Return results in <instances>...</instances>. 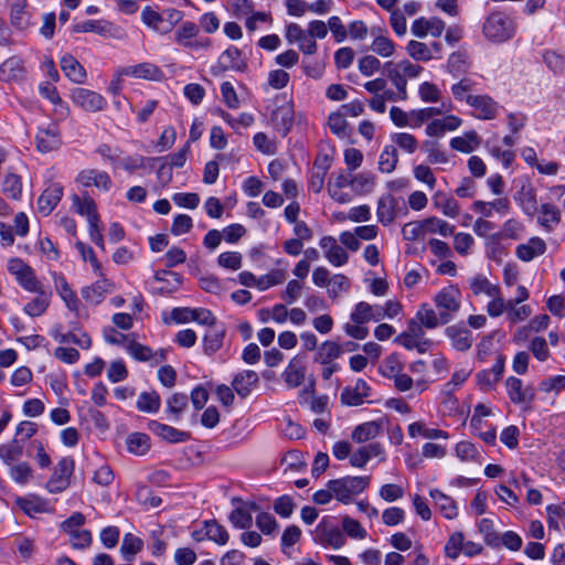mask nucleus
<instances>
[{
    "label": "nucleus",
    "mask_w": 565,
    "mask_h": 565,
    "mask_svg": "<svg viewBox=\"0 0 565 565\" xmlns=\"http://www.w3.org/2000/svg\"><path fill=\"white\" fill-rule=\"evenodd\" d=\"M23 61L18 56H11L0 64V81H19L24 75Z\"/></svg>",
    "instance_id": "nucleus-34"
},
{
    "label": "nucleus",
    "mask_w": 565,
    "mask_h": 565,
    "mask_svg": "<svg viewBox=\"0 0 565 565\" xmlns=\"http://www.w3.org/2000/svg\"><path fill=\"white\" fill-rule=\"evenodd\" d=\"M384 71L387 79L392 83L395 89L399 90V96L402 98H407V79L417 78L422 74L423 67L409 62L408 60H402L396 63H385Z\"/></svg>",
    "instance_id": "nucleus-1"
},
{
    "label": "nucleus",
    "mask_w": 565,
    "mask_h": 565,
    "mask_svg": "<svg viewBox=\"0 0 565 565\" xmlns=\"http://www.w3.org/2000/svg\"><path fill=\"white\" fill-rule=\"evenodd\" d=\"M406 51L408 55L415 61L428 62L434 58L431 49L427 44L419 41H409L406 46Z\"/></svg>",
    "instance_id": "nucleus-56"
},
{
    "label": "nucleus",
    "mask_w": 565,
    "mask_h": 565,
    "mask_svg": "<svg viewBox=\"0 0 565 565\" xmlns=\"http://www.w3.org/2000/svg\"><path fill=\"white\" fill-rule=\"evenodd\" d=\"M85 515L81 512H74L68 519L61 523V531L65 533L74 548H86L92 543V534L83 529Z\"/></svg>",
    "instance_id": "nucleus-4"
},
{
    "label": "nucleus",
    "mask_w": 565,
    "mask_h": 565,
    "mask_svg": "<svg viewBox=\"0 0 565 565\" xmlns=\"http://www.w3.org/2000/svg\"><path fill=\"white\" fill-rule=\"evenodd\" d=\"M76 182L84 188H96L99 192H108L113 188L110 175L106 171L97 169L82 170L77 177Z\"/></svg>",
    "instance_id": "nucleus-14"
},
{
    "label": "nucleus",
    "mask_w": 565,
    "mask_h": 565,
    "mask_svg": "<svg viewBox=\"0 0 565 565\" xmlns=\"http://www.w3.org/2000/svg\"><path fill=\"white\" fill-rule=\"evenodd\" d=\"M537 221L544 228L551 231L561 221L559 210L550 203L542 204Z\"/></svg>",
    "instance_id": "nucleus-49"
},
{
    "label": "nucleus",
    "mask_w": 565,
    "mask_h": 565,
    "mask_svg": "<svg viewBox=\"0 0 565 565\" xmlns=\"http://www.w3.org/2000/svg\"><path fill=\"white\" fill-rule=\"evenodd\" d=\"M141 21L154 32L167 34L171 31V26L163 25L164 18L159 12L146 7L141 11Z\"/></svg>",
    "instance_id": "nucleus-43"
},
{
    "label": "nucleus",
    "mask_w": 565,
    "mask_h": 565,
    "mask_svg": "<svg viewBox=\"0 0 565 565\" xmlns=\"http://www.w3.org/2000/svg\"><path fill=\"white\" fill-rule=\"evenodd\" d=\"M484 36L493 43H502L514 34V24L510 17L501 12L491 13L482 28Z\"/></svg>",
    "instance_id": "nucleus-2"
},
{
    "label": "nucleus",
    "mask_w": 565,
    "mask_h": 565,
    "mask_svg": "<svg viewBox=\"0 0 565 565\" xmlns=\"http://www.w3.org/2000/svg\"><path fill=\"white\" fill-rule=\"evenodd\" d=\"M370 396V386L363 380H358L353 386L345 387L341 393V401L348 406H359Z\"/></svg>",
    "instance_id": "nucleus-22"
},
{
    "label": "nucleus",
    "mask_w": 565,
    "mask_h": 565,
    "mask_svg": "<svg viewBox=\"0 0 565 565\" xmlns=\"http://www.w3.org/2000/svg\"><path fill=\"white\" fill-rule=\"evenodd\" d=\"M186 406L188 397L184 394L175 393L167 399V412L172 420H179Z\"/></svg>",
    "instance_id": "nucleus-62"
},
{
    "label": "nucleus",
    "mask_w": 565,
    "mask_h": 565,
    "mask_svg": "<svg viewBox=\"0 0 565 565\" xmlns=\"http://www.w3.org/2000/svg\"><path fill=\"white\" fill-rule=\"evenodd\" d=\"M446 335L450 340V343L454 349L458 351H467L471 348L473 342V337L470 330L454 324L446 328Z\"/></svg>",
    "instance_id": "nucleus-28"
},
{
    "label": "nucleus",
    "mask_w": 565,
    "mask_h": 565,
    "mask_svg": "<svg viewBox=\"0 0 565 565\" xmlns=\"http://www.w3.org/2000/svg\"><path fill=\"white\" fill-rule=\"evenodd\" d=\"M218 64L224 70L243 71L246 66L237 47H228L218 57Z\"/></svg>",
    "instance_id": "nucleus-40"
},
{
    "label": "nucleus",
    "mask_w": 565,
    "mask_h": 565,
    "mask_svg": "<svg viewBox=\"0 0 565 565\" xmlns=\"http://www.w3.org/2000/svg\"><path fill=\"white\" fill-rule=\"evenodd\" d=\"M374 311L375 309H373V305L366 301H360L354 306L350 315V320L358 323H366L373 321L375 318L373 315Z\"/></svg>",
    "instance_id": "nucleus-63"
},
{
    "label": "nucleus",
    "mask_w": 565,
    "mask_h": 565,
    "mask_svg": "<svg viewBox=\"0 0 565 565\" xmlns=\"http://www.w3.org/2000/svg\"><path fill=\"white\" fill-rule=\"evenodd\" d=\"M328 192L330 196L339 203H349L353 199L352 192V174L338 173L332 174L328 182Z\"/></svg>",
    "instance_id": "nucleus-10"
},
{
    "label": "nucleus",
    "mask_w": 565,
    "mask_h": 565,
    "mask_svg": "<svg viewBox=\"0 0 565 565\" xmlns=\"http://www.w3.org/2000/svg\"><path fill=\"white\" fill-rule=\"evenodd\" d=\"M26 0H14L10 9V21L12 26L20 31L28 30L31 22V14L26 11Z\"/></svg>",
    "instance_id": "nucleus-31"
},
{
    "label": "nucleus",
    "mask_w": 565,
    "mask_h": 565,
    "mask_svg": "<svg viewBox=\"0 0 565 565\" xmlns=\"http://www.w3.org/2000/svg\"><path fill=\"white\" fill-rule=\"evenodd\" d=\"M516 202L521 210L526 215H534V213L537 211V202L535 198L534 191L529 186H522L521 191L519 192V195L516 198Z\"/></svg>",
    "instance_id": "nucleus-53"
},
{
    "label": "nucleus",
    "mask_w": 565,
    "mask_h": 565,
    "mask_svg": "<svg viewBox=\"0 0 565 565\" xmlns=\"http://www.w3.org/2000/svg\"><path fill=\"white\" fill-rule=\"evenodd\" d=\"M429 495L434 500L436 508L446 519L452 520L457 516L458 511L452 498L437 489L430 490Z\"/></svg>",
    "instance_id": "nucleus-37"
},
{
    "label": "nucleus",
    "mask_w": 565,
    "mask_h": 565,
    "mask_svg": "<svg viewBox=\"0 0 565 565\" xmlns=\"http://www.w3.org/2000/svg\"><path fill=\"white\" fill-rule=\"evenodd\" d=\"M2 191L6 195L13 200H20L22 194V181L18 174H6L2 183Z\"/></svg>",
    "instance_id": "nucleus-64"
},
{
    "label": "nucleus",
    "mask_w": 565,
    "mask_h": 565,
    "mask_svg": "<svg viewBox=\"0 0 565 565\" xmlns=\"http://www.w3.org/2000/svg\"><path fill=\"white\" fill-rule=\"evenodd\" d=\"M319 245L324 250V257L332 266L341 267L348 263V252L338 244L333 236H323L320 239Z\"/></svg>",
    "instance_id": "nucleus-16"
},
{
    "label": "nucleus",
    "mask_w": 565,
    "mask_h": 565,
    "mask_svg": "<svg viewBox=\"0 0 565 565\" xmlns=\"http://www.w3.org/2000/svg\"><path fill=\"white\" fill-rule=\"evenodd\" d=\"M469 287L475 296H497L498 285L492 284L486 276L477 275L469 279Z\"/></svg>",
    "instance_id": "nucleus-44"
},
{
    "label": "nucleus",
    "mask_w": 565,
    "mask_h": 565,
    "mask_svg": "<svg viewBox=\"0 0 565 565\" xmlns=\"http://www.w3.org/2000/svg\"><path fill=\"white\" fill-rule=\"evenodd\" d=\"M307 373V358L302 353L296 354L286 366L281 376L289 388L300 386Z\"/></svg>",
    "instance_id": "nucleus-12"
},
{
    "label": "nucleus",
    "mask_w": 565,
    "mask_h": 565,
    "mask_svg": "<svg viewBox=\"0 0 565 565\" xmlns=\"http://www.w3.org/2000/svg\"><path fill=\"white\" fill-rule=\"evenodd\" d=\"M472 108V116L480 120H491L499 111V105L488 95H477L469 105Z\"/></svg>",
    "instance_id": "nucleus-17"
},
{
    "label": "nucleus",
    "mask_w": 565,
    "mask_h": 565,
    "mask_svg": "<svg viewBox=\"0 0 565 565\" xmlns=\"http://www.w3.org/2000/svg\"><path fill=\"white\" fill-rule=\"evenodd\" d=\"M481 145V139L476 130H468L460 136L454 137L449 141L452 150L461 153H471Z\"/></svg>",
    "instance_id": "nucleus-25"
},
{
    "label": "nucleus",
    "mask_w": 565,
    "mask_h": 565,
    "mask_svg": "<svg viewBox=\"0 0 565 565\" xmlns=\"http://www.w3.org/2000/svg\"><path fill=\"white\" fill-rule=\"evenodd\" d=\"M411 31L417 38H425L428 34L439 38L445 31V22L436 17L429 19L419 18L413 22Z\"/></svg>",
    "instance_id": "nucleus-19"
},
{
    "label": "nucleus",
    "mask_w": 565,
    "mask_h": 565,
    "mask_svg": "<svg viewBox=\"0 0 565 565\" xmlns=\"http://www.w3.org/2000/svg\"><path fill=\"white\" fill-rule=\"evenodd\" d=\"M161 399L156 392H143L138 396L137 408L143 413H157L160 408Z\"/></svg>",
    "instance_id": "nucleus-58"
},
{
    "label": "nucleus",
    "mask_w": 565,
    "mask_h": 565,
    "mask_svg": "<svg viewBox=\"0 0 565 565\" xmlns=\"http://www.w3.org/2000/svg\"><path fill=\"white\" fill-rule=\"evenodd\" d=\"M398 161L397 151L393 146H386L379 159V170L383 173H391L395 170Z\"/></svg>",
    "instance_id": "nucleus-59"
},
{
    "label": "nucleus",
    "mask_w": 565,
    "mask_h": 565,
    "mask_svg": "<svg viewBox=\"0 0 565 565\" xmlns=\"http://www.w3.org/2000/svg\"><path fill=\"white\" fill-rule=\"evenodd\" d=\"M443 113L444 109L441 107H424L411 110L412 128H419L423 124L429 122L435 119L434 117L440 116Z\"/></svg>",
    "instance_id": "nucleus-54"
},
{
    "label": "nucleus",
    "mask_w": 565,
    "mask_h": 565,
    "mask_svg": "<svg viewBox=\"0 0 565 565\" xmlns=\"http://www.w3.org/2000/svg\"><path fill=\"white\" fill-rule=\"evenodd\" d=\"M72 203L76 213L84 216L88 224L99 220L96 203L89 195H73Z\"/></svg>",
    "instance_id": "nucleus-33"
},
{
    "label": "nucleus",
    "mask_w": 565,
    "mask_h": 565,
    "mask_svg": "<svg viewBox=\"0 0 565 565\" xmlns=\"http://www.w3.org/2000/svg\"><path fill=\"white\" fill-rule=\"evenodd\" d=\"M193 535L198 541L207 539L218 545H225L230 539L226 529L215 520L205 521L203 530L195 532Z\"/></svg>",
    "instance_id": "nucleus-23"
},
{
    "label": "nucleus",
    "mask_w": 565,
    "mask_h": 565,
    "mask_svg": "<svg viewBox=\"0 0 565 565\" xmlns=\"http://www.w3.org/2000/svg\"><path fill=\"white\" fill-rule=\"evenodd\" d=\"M127 450L136 456L145 455L150 448L148 435L142 433H132L126 439Z\"/></svg>",
    "instance_id": "nucleus-50"
},
{
    "label": "nucleus",
    "mask_w": 565,
    "mask_h": 565,
    "mask_svg": "<svg viewBox=\"0 0 565 565\" xmlns=\"http://www.w3.org/2000/svg\"><path fill=\"white\" fill-rule=\"evenodd\" d=\"M150 430L169 443H183L189 439V434L183 430H179L172 426L167 424L159 423L157 420H152L149 424Z\"/></svg>",
    "instance_id": "nucleus-32"
},
{
    "label": "nucleus",
    "mask_w": 565,
    "mask_h": 565,
    "mask_svg": "<svg viewBox=\"0 0 565 565\" xmlns=\"http://www.w3.org/2000/svg\"><path fill=\"white\" fill-rule=\"evenodd\" d=\"M371 50L383 58L391 57L395 54V43L384 35H377L373 39Z\"/></svg>",
    "instance_id": "nucleus-61"
},
{
    "label": "nucleus",
    "mask_w": 565,
    "mask_h": 565,
    "mask_svg": "<svg viewBox=\"0 0 565 565\" xmlns=\"http://www.w3.org/2000/svg\"><path fill=\"white\" fill-rule=\"evenodd\" d=\"M63 196V186L60 183L49 185L38 200V209L44 214L49 215L58 204Z\"/></svg>",
    "instance_id": "nucleus-20"
},
{
    "label": "nucleus",
    "mask_w": 565,
    "mask_h": 565,
    "mask_svg": "<svg viewBox=\"0 0 565 565\" xmlns=\"http://www.w3.org/2000/svg\"><path fill=\"white\" fill-rule=\"evenodd\" d=\"M199 25L191 21L183 22L174 32V41L178 45L186 47V45L199 35Z\"/></svg>",
    "instance_id": "nucleus-48"
},
{
    "label": "nucleus",
    "mask_w": 565,
    "mask_h": 565,
    "mask_svg": "<svg viewBox=\"0 0 565 565\" xmlns=\"http://www.w3.org/2000/svg\"><path fill=\"white\" fill-rule=\"evenodd\" d=\"M350 288V279L343 274H334L327 286V294L331 299H335Z\"/></svg>",
    "instance_id": "nucleus-55"
},
{
    "label": "nucleus",
    "mask_w": 565,
    "mask_h": 565,
    "mask_svg": "<svg viewBox=\"0 0 565 565\" xmlns=\"http://www.w3.org/2000/svg\"><path fill=\"white\" fill-rule=\"evenodd\" d=\"M74 468V459L72 457H63L47 481V490L51 493H60L66 490L71 484Z\"/></svg>",
    "instance_id": "nucleus-7"
},
{
    "label": "nucleus",
    "mask_w": 565,
    "mask_h": 565,
    "mask_svg": "<svg viewBox=\"0 0 565 565\" xmlns=\"http://www.w3.org/2000/svg\"><path fill=\"white\" fill-rule=\"evenodd\" d=\"M23 449V443L14 438L8 444L0 445V459L3 463L11 466L22 456Z\"/></svg>",
    "instance_id": "nucleus-46"
},
{
    "label": "nucleus",
    "mask_w": 565,
    "mask_h": 565,
    "mask_svg": "<svg viewBox=\"0 0 565 565\" xmlns=\"http://www.w3.org/2000/svg\"><path fill=\"white\" fill-rule=\"evenodd\" d=\"M505 385L510 399L515 404L530 403L534 397L533 388L530 386L523 387L522 381L518 377H508Z\"/></svg>",
    "instance_id": "nucleus-26"
},
{
    "label": "nucleus",
    "mask_w": 565,
    "mask_h": 565,
    "mask_svg": "<svg viewBox=\"0 0 565 565\" xmlns=\"http://www.w3.org/2000/svg\"><path fill=\"white\" fill-rule=\"evenodd\" d=\"M75 33H95L103 36H120V28L107 20H87L72 26Z\"/></svg>",
    "instance_id": "nucleus-15"
},
{
    "label": "nucleus",
    "mask_w": 565,
    "mask_h": 565,
    "mask_svg": "<svg viewBox=\"0 0 565 565\" xmlns=\"http://www.w3.org/2000/svg\"><path fill=\"white\" fill-rule=\"evenodd\" d=\"M461 292L455 286L443 288L434 297L435 306L440 313L441 324L448 323L460 309Z\"/></svg>",
    "instance_id": "nucleus-5"
},
{
    "label": "nucleus",
    "mask_w": 565,
    "mask_h": 565,
    "mask_svg": "<svg viewBox=\"0 0 565 565\" xmlns=\"http://www.w3.org/2000/svg\"><path fill=\"white\" fill-rule=\"evenodd\" d=\"M8 270L25 290L40 292L41 284L36 279L33 269L20 258L8 260Z\"/></svg>",
    "instance_id": "nucleus-8"
},
{
    "label": "nucleus",
    "mask_w": 565,
    "mask_h": 565,
    "mask_svg": "<svg viewBox=\"0 0 565 565\" xmlns=\"http://www.w3.org/2000/svg\"><path fill=\"white\" fill-rule=\"evenodd\" d=\"M275 129L282 136H287L294 124V107L290 102H284L277 106L270 115Z\"/></svg>",
    "instance_id": "nucleus-18"
},
{
    "label": "nucleus",
    "mask_w": 565,
    "mask_h": 565,
    "mask_svg": "<svg viewBox=\"0 0 565 565\" xmlns=\"http://www.w3.org/2000/svg\"><path fill=\"white\" fill-rule=\"evenodd\" d=\"M40 94L50 100L54 105V113L61 117L65 118L68 116L70 108L65 102L61 98L55 86L51 84H41L39 87Z\"/></svg>",
    "instance_id": "nucleus-36"
},
{
    "label": "nucleus",
    "mask_w": 565,
    "mask_h": 565,
    "mask_svg": "<svg viewBox=\"0 0 565 565\" xmlns=\"http://www.w3.org/2000/svg\"><path fill=\"white\" fill-rule=\"evenodd\" d=\"M476 85L477 83L471 77L465 76L459 78L450 86V93L456 102L466 103L469 105V103L476 96Z\"/></svg>",
    "instance_id": "nucleus-30"
},
{
    "label": "nucleus",
    "mask_w": 565,
    "mask_h": 565,
    "mask_svg": "<svg viewBox=\"0 0 565 565\" xmlns=\"http://www.w3.org/2000/svg\"><path fill=\"white\" fill-rule=\"evenodd\" d=\"M53 280L55 289L67 309L78 318L86 317V312L81 303V300L78 299L75 291L71 288L66 279L62 275L54 274Z\"/></svg>",
    "instance_id": "nucleus-11"
},
{
    "label": "nucleus",
    "mask_w": 565,
    "mask_h": 565,
    "mask_svg": "<svg viewBox=\"0 0 565 565\" xmlns=\"http://www.w3.org/2000/svg\"><path fill=\"white\" fill-rule=\"evenodd\" d=\"M154 279L162 284L159 288V292L161 294L173 292L178 290L181 285V277L178 274L168 270L157 271Z\"/></svg>",
    "instance_id": "nucleus-51"
},
{
    "label": "nucleus",
    "mask_w": 565,
    "mask_h": 565,
    "mask_svg": "<svg viewBox=\"0 0 565 565\" xmlns=\"http://www.w3.org/2000/svg\"><path fill=\"white\" fill-rule=\"evenodd\" d=\"M122 73L126 76L149 81L159 79L162 74L160 68L152 63H140L137 65L126 66L122 67Z\"/></svg>",
    "instance_id": "nucleus-35"
},
{
    "label": "nucleus",
    "mask_w": 565,
    "mask_h": 565,
    "mask_svg": "<svg viewBox=\"0 0 565 565\" xmlns=\"http://www.w3.org/2000/svg\"><path fill=\"white\" fill-rule=\"evenodd\" d=\"M415 318L427 329H435L441 324L440 313L426 303L419 307Z\"/></svg>",
    "instance_id": "nucleus-52"
},
{
    "label": "nucleus",
    "mask_w": 565,
    "mask_h": 565,
    "mask_svg": "<svg viewBox=\"0 0 565 565\" xmlns=\"http://www.w3.org/2000/svg\"><path fill=\"white\" fill-rule=\"evenodd\" d=\"M258 381L259 379L257 373L252 370H247L238 373L234 377L232 385L239 396L245 397L250 393L253 386H255Z\"/></svg>",
    "instance_id": "nucleus-38"
},
{
    "label": "nucleus",
    "mask_w": 565,
    "mask_h": 565,
    "mask_svg": "<svg viewBox=\"0 0 565 565\" xmlns=\"http://www.w3.org/2000/svg\"><path fill=\"white\" fill-rule=\"evenodd\" d=\"M381 425L377 422H366L358 425L352 434L353 441L361 444L376 438L380 434Z\"/></svg>",
    "instance_id": "nucleus-41"
},
{
    "label": "nucleus",
    "mask_w": 565,
    "mask_h": 565,
    "mask_svg": "<svg viewBox=\"0 0 565 565\" xmlns=\"http://www.w3.org/2000/svg\"><path fill=\"white\" fill-rule=\"evenodd\" d=\"M342 353L343 350L340 344L333 341H324L318 348L315 361L320 364H330L333 363L334 360L340 358Z\"/></svg>",
    "instance_id": "nucleus-39"
},
{
    "label": "nucleus",
    "mask_w": 565,
    "mask_h": 565,
    "mask_svg": "<svg viewBox=\"0 0 565 565\" xmlns=\"http://www.w3.org/2000/svg\"><path fill=\"white\" fill-rule=\"evenodd\" d=\"M545 252L546 244L540 237H531L526 243L520 244L515 249L516 257L525 263L543 255Z\"/></svg>",
    "instance_id": "nucleus-29"
},
{
    "label": "nucleus",
    "mask_w": 565,
    "mask_h": 565,
    "mask_svg": "<svg viewBox=\"0 0 565 565\" xmlns=\"http://www.w3.org/2000/svg\"><path fill=\"white\" fill-rule=\"evenodd\" d=\"M142 547L143 542L141 539L131 533H126L122 537L120 553L126 561L130 562L142 550Z\"/></svg>",
    "instance_id": "nucleus-47"
},
{
    "label": "nucleus",
    "mask_w": 565,
    "mask_h": 565,
    "mask_svg": "<svg viewBox=\"0 0 565 565\" xmlns=\"http://www.w3.org/2000/svg\"><path fill=\"white\" fill-rule=\"evenodd\" d=\"M328 127L337 137L344 139L349 136V125L341 111H333L329 115Z\"/></svg>",
    "instance_id": "nucleus-57"
},
{
    "label": "nucleus",
    "mask_w": 565,
    "mask_h": 565,
    "mask_svg": "<svg viewBox=\"0 0 565 565\" xmlns=\"http://www.w3.org/2000/svg\"><path fill=\"white\" fill-rule=\"evenodd\" d=\"M369 483V477H344L329 481L328 487L339 502L348 504L352 497L362 493Z\"/></svg>",
    "instance_id": "nucleus-3"
},
{
    "label": "nucleus",
    "mask_w": 565,
    "mask_h": 565,
    "mask_svg": "<svg viewBox=\"0 0 565 565\" xmlns=\"http://www.w3.org/2000/svg\"><path fill=\"white\" fill-rule=\"evenodd\" d=\"M70 98L75 106L88 113L102 111L107 106V100L103 95L83 87L73 88Z\"/></svg>",
    "instance_id": "nucleus-6"
},
{
    "label": "nucleus",
    "mask_w": 565,
    "mask_h": 565,
    "mask_svg": "<svg viewBox=\"0 0 565 565\" xmlns=\"http://www.w3.org/2000/svg\"><path fill=\"white\" fill-rule=\"evenodd\" d=\"M374 186V177L371 173L352 174V194L362 195L370 193Z\"/></svg>",
    "instance_id": "nucleus-60"
},
{
    "label": "nucleus",
    "mask_w": 565,
    "mask_h": 565,
    "mask_svg": "<svg viewBox=\"0 0 565 565\" xmlns=\"http://www.w3.org/2000/svg\"><path fill=\"white\" fill-rule=\"evenodd\" d=\"M64 75L74 84H84L87 73L84 66L71 54H65L60 61Z\"/></svg>",
    "instance_id": "nucleus-21"
},
{
    "label": "nucleus",
    "mask_w": 565,
    "mask_h": 565,
    "mask_svg": "<svg viewBox=\"0 0 565 565\" xmlns=\"http://www.w3.org/2000/svg\"><path fill=\"white\" fill-rule=\"evenodd\" d=\"M98 279L82 288V297L83 299L90 305H99L107 295L111 294L116 289V285L114 281L108 279L102 269V275H96Z\"/></svg>",
    "instance_id": "nucleus-9"
},
{
    "label": "nucleus",
    "mask_w": 565,
    "mask_h": 565,
    "mask_svg": "<svg viewBox=\"0 0 565 565\" xmlns=\"http://www.w3.org/2000/svg\"><path fill=\"white\" fill-rule=\"evenodd\" d=\"M258 510L259 507L254 502L242 503L231 512L230 521L237 529H248L253 522V513Z\"/></svg>",
    "instance_id": "nucleus-27"
},
{
    "label": "nucleus",
    "mask_w": 565,
    "mask_h": 565,
    "mask_svg": "<svg viewBox=\"0 0 565 565\" xmlns=\"http://www.w3.org/2000/svg\"><path fill=\"white\" fill-rule=\"evenodd\" d=\"M36 149L42 153L56 151L62 145L61 132L56 124L39 128L35 136Z\"/></svg>",
    "instance_id": "nucleus-13"
},
{
    "label": "nucleus",
    "mask_w": 565,
    "mask_h": 565,
    "mask_svg": "<svg viewBox=\"0 0 565 565\" xmlns=\"http://www.w3.org/2000/svg\"><path fill=\"white\" fill-rule=\"evenodd\" d=\"M524 232V225L516 218H509L502 224L501 232L492 234V241L502 238L519 239Z\"/></svg>",
    "instance_id": "nucleus-45"
},
{
    "label": "nucleus",
    "mask_w": 565,
    "mask_h": 565,
    "mask_svg": "<svg viewBox=\"0 0 565 565\" xmlns=\"http://www.w3.org/2000/svg\"><path fill=\"white\" fill-rule=\"evenodd\" d=\"M398 199L384 194L377 201L376 216L384 226L390 225L397 216Z\"/></svg>",
    "instance_id": "nucleus-24"
},
{
    "label": "nucleus",
    "mask_w": 565,
    "mask_h": 565,
    "mask_svg": "<svg viewBox=\"0 0 565 565\" xmlns=\"http://www.w3.org/2000/svg\"><path fill=\"white\" fill-rule=\"evenodd\" d=\"M433 203L447 217L455 218L459 214V205L457 201L441 191H438L433 195Z\"/></svg>",
    "instance_id": "nucleus-42"
}]
</instances>
